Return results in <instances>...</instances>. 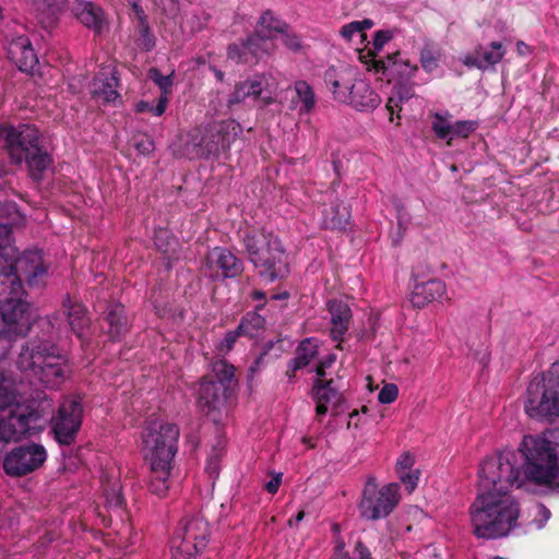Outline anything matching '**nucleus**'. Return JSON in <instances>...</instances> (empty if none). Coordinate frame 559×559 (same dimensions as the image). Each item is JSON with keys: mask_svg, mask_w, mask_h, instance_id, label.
Instances as JSON below:
<instances>
[{"mask_svg": "<svg viewBox=\"0 0 559 559\" xmlns=\"http://www.w3.org/2000/svg\"><path fill=\"white\" fill-rule=\"evenodd\" d=\"M249 47L254 53L258 62L267 55H271L274 51L275 44L269 39L266 36L260 33L254 28L253 33H251L246 38Z\"/></svg>", "mask_w": 559, "mask_h": 559, "instance_id": "36", "label": "nucleus"}, {"mask_svg": "<svg viewBox=\"0 0 559 559\" xmlns=\"http://www.w3.org/2000/svg\"><path fill=\"white\" fill-rule=\"evenodd\" d=\"M250 297L252 300L264 302L266 301V293L260 289H254L251 292Z\"/></svg>", "mask_w": 559, "mask_h": 559, "instance_id": "64", "label": "nucleus"}, {"mask_svg": "<svg viewBox=\"0 0 559 559\" xmlns=\"http://www.w3.org/2000/svg\"><path fill=\"white\" fill-rule=\"evenodd\" d=\"M335 359H336L335 355L331 354L317 365V367L314 369V371L318 376L317 379H323V377L325 376V370L334 364Z\"/></svg>", "mask_w": 559, "mask_h": 559, "instance_id": "55", "label": "nucleus"}, {"mask_svg": "<svg viewBox=\"0 0 559 559\" xmlns=\"http://www.w3.org/2000/svg\"><path fill=\"white\" fill-rule=\"evenodd\" d=\"M210 534V524L203 515H185L170 540L171 559H195L207 546Z\"/></svg>", "mask_w": 559, "mask_h": 559, "instance_id": "7", "label": "nucleus"}, {"mask_svg": "<svg viewBox=\"0 0 559 559\" xmlns=\"http://www.w3.org/2000/svg\"><path fill=\"white\" fill-rule=\"evenodd\" d=\"M355 559H373L370 549L362 540H357L354 547Z\"/></svg>", "mask_w": 559, "mask_h": 559, "instance_id": "54", "label": "nucleus"}, {"mask_svg": "<svg viewBox=\"0 0 559 559\" xmlns=\"http://www.w3.org/2000/svg\"><path fill=\"white\" fill-rule=\"evenodd\" d=\"M11 233L9 224L0 223V341H13L31 330L29 305L22 299L25 293L22 282L32 286L46 274L39 249L25 250L15 260L5 257L3 251Z\"/></svg>", "mask_w": 559, "mask_h": 559, "instance_id": "2", "label": "nucleus"}, {"mask_svg": "<svg viewBox=\"0 0 559 559\" xmlns=\"http://www.w3.org/2000/svg\"><path fill=\"white\" fill-rule=\"evenodd\" d=\"M136 28L139 32V41L142 49L151 51L155 46V36L151 32L147 19L136 21Z\"/></svg>", "mask_w": 559, "mask_h": 559, "instance_id": "42", "label": "nucleus"}, {"mask_svg": "<svg viewBox=\"0 0 559 559\" xmlns=\"http://www.w3.org/2000/svg\"><path fill=\"white\" fill-rule=\"evenodd\" d=\"M128 3L130 4L136 21L147 19V15L145 14L143 8L140 4V0H128Z\"/></svg>", "mask_w": 559, "mask_h": 559, "instance_id": "59", "label": "nucleus"}, {"mask_svg": "<svg viewBox=\"0 0 559 559\" xmlns=\"http://www.w3.org/2000/svg\"><path fill=\"white\" fill-rule=\"evenodd\" d=\"M433 120L431 122V129L439 140H445L450 136V127L452 126L449 123L447 118L440 114L435 112L432 114Z\"/></svg>", "mask_w": 559, "mask_h": 559, "instance_id": "43", "label": "nucleus"}, {"mask_svg": "<svg viewBox=\"0 0 559 559\" xmlns=\"http://www.w3.org/2000/svg\"><path fill=\"white\" fill-rule=\"evenodd\" d=\"M372 67L376 72L383 74L393 72L396 68L397 72L409 78L418 70L417 64H412L409 59H403L400 51L389 53L385 59H373Z\"/></svg>", "mask_w": 559, "mask_h": 559, "instance_id": "27", "label": "nucleus"}, {"mask_svg": "<svg viewBox=\"0 0 559 559\" xmlns=\"http://www.w3.org/2000/svg\"><path fill=\"white\" fill-rule=\"evenodd\" d=\"M38 22L45 27H52L62 10L63 0H31Z\"/></svg>", "mask_w": 559, "mask_h": 559, "instance_id": "28", "label": "nucleus"}, {"mask_svg": "<svg viewBox=\"0 0 559 559\" xmlns=\"http://www.w3.org/2000/svg\"><path fill=\"white\" fill-rule=\"evenodd\" d=\"M282 483V474H277L271 480H269L264 488L269 493H276Z\"/></svg>", "mask_w": 559, "mask_h": 559, "instance_id": "58", "label": "nucleus"}, {"mask_svg": "<svg viewBox=\"0 0 559 559\" xmlns=\"http://www.w3.org/2000/svg\"><path fill=\"white\" fill-rule=\"evenodd\" d=\"M296 97L301 103L300 114H309L316 106L317 99L313 88L304 80L295 82Z\"/></svg>", "mask_w": 559, "mask_h": 559, "instance_id": "37", "label": "nucleus"}, {"mask_svg": "<svg viewBox=\"0 0 559 559\" xmlns=\"http://www.w3.org/2000/svg\"><path fill=\"white\" fill-rule=\"evenodd\" d=\"M400 480L406 486L407 490L412 492L418 485L419 480V472H405L402 474H399Z\"/></svg>", "mask_w": 559, "mask_h": 559, "instance_id": "51", "label": "nucleus"}, {"mask_svg": "<svg viewBox=\"0 0 559 559\" xmlns=\"http://www.w3.org/2000/svg\"><path fill=\"white\" fill-rule=\"evenodd\" d=\"M179 428L170 423L148 424L142 432L144 449L150 465L171 464L179 440Z\"/></svg>", "mask_w": 559, "mask_h": 559, "instance_id": "10", "label": "nucleus"}, {"mask_svg": "<svg viewBox=\"0 0 559 559\" xmlns=\"http://www.w3.org/2000/svg\"><path fill=\"white\" fill-rule=\"evenodd\" d=\"M116 74L115 71L110 75L99 73L93 79L91 83L93 98L100 99L104 104L115 103L119 98L120 95L117 92L119 79Z\"/></svg>", "mask_w": 559, "mask_h": 559, "instance_id": "25", "label": "nucleus"}, {"mask_svg": "<svg viewBox=\"0 0 559 559\" xmlns=\"http://www.w3.org/2000/svg\"><path fill=\"white\" fill-rule=\"evenodd\" d=\"M106 502L112 511H123L126 508V499L121 491L115 487L106 491Z\"/></svg>", "mask_w": 559, "mask_h": 559, "instance_id": "45", "label": "nucleus"}, {"mask_svg": "<svg viewBox=\"0 0 559 559\" xmlns=\"http://www.w3.org/2000/svg\"><path fill=\"white\" fill-rule=\"evenodd\" d=\"M255 29L260 31L261 34H263L273 41L276 34H282L283 32L288 31L289 25L285 21L276 16L273 11L265 10L261 14L255 25Z\"/></svg>", "mask_w": 559, "mask_h": 559, "instance_id": "31", "label": "nucleus"}, {"mask_svg": "<svg viewBox=\"0 0 559 559\" xmlns=\"http://www.w3.org/2000/svg\"><path fill=\"white\" fill-rule=\"evenodd\" d=\"M400 485L391 483L377 489L374 478H369L359 504L360 514L367 520H380L386 518L400 501Z\"/></svg>", "mask_w": 559, "mask_h": 559, "instance_id": "11", "label": "nucleus"}, {"mask_svg": "<svg viewBox=\"0 0 559 559\" xmlns=\"http://www.w3.org/2000/svg\"><path fill=\"white\" fill-rule=\"evenodd\" d=\"M47 460L44 445L27 442L12 448L3 457L2 468L10 477H24L38 471Z\"/></svg>", "mask_w": 559, "mask_h": 559, "instance_id": "13", "label": "nucleus"}, {"mask_svg": "<svg viewBox=\"0 0 559 559\" xmlns=\"http://www.w3.org/2000/svg\"><path fill=\"white\" fill-rule=\"evenodd\" d=\"M47 419L44 411L33 405H15L0 415V451L9 441L31 437L44 430Z\"/></svg>", "mask_w": 559, "mask_h": 559, "instance_id": "8", "label": "nucleus"}, {"mask_svg": "<svg viewBox=\"0 0 559 559\" xmlns=\"http://www.w3.org/2000/svg\"><path fill=\"white\" fill-rule=\"evenodd\" d=\"M392 38V35L389 31H378L373 37V48L376 50H380L383 46Z\"/></svg>", "mask_w": 559, "mask_h": 559, "instance_id": "56", "label": "nucleus"}, {"mask_svg": "<svg viewBox=\"0 0 559 559\" xmlns=\"http://www.w3.org/2000/svg\"><path fill=\"white\" fill-rule=\"evenodd\" d=\"M135 111L138 114L152 112L155 116V106L146 100H140L135 105Z\"/></svg>", "mask_w": 559, "mask_h": 559, "instance_id": "61", "label": "nucleus"}, {"mask_svg": "<svg viewBox=\"0 0 559 559\" xmlns=\"http://www.w3.org/2000/svg\"><path fill=\"white\" fill-rule=\"evenodd\" d=\"M324 83L332 93L333 99L338 103H346L349 99L352 85L359 79L357 72L350 67H330L324 72Z\"/></svg>", "mask_w": 559, "mask_h": 559, "instance_id": "15", "label": "nucleus"}, {"mask_svg": "<svg viewBox=\"0 0 559 559\" xmlns=\"http://www.w3.org/2000/svg\"><path fill=\"white\" fill-rule=\"evenodd\" d=\"M7 52L9 59L21 72L32 73L38 64V57L32 41L25 35L12 38L8 44Z\"/></svg>", "mask_w": 559, "mask_h": 559, "instance_id": "17", "label": "nucleus"}, {"mask_svg": "<svg viewBox=\"0 0 559 559\" xmlns=\"http://www.w3.org/2000/svg\"><path fill=\"white\" fill-rule=\"evenodd\" d=\"M83 421V405L79 396H67L51 419V431L60 445H72Z\"/></svg>", "mask_w": 559, "mask_h": 559, "instance_id": "12", "label": "nucleus"}, {"mask_svg": "<svg viewBox=\"0 0 559 559\" xmlns=\"http://www.w3.org/2000/svg\"><path fill=\"white\" fill-rule=\"evenodd\" d=\"M524 408L534 419L552 421L559 417V360L551 365L540 380L535 378L530 382Z\"/></svg>", "mask_w": 559, "mask_h": 559, "instance_id": "6", "label": "nucleus"}, {"mask_svg": "<svg viewBox=\"0 0 559 559\" xmlns=\"http://www.w3.org/2000/svg\"><path fill=\"white\" fill-rule=\"evenodd\" d=\"M227 57L237 62L243 64H257L258 60L254 57L253 51L249 47L246 39H241L237 43H233L227 47Z\"/></svg>", "mask_w": 559, "mask_h": 559, "instance_id": "34", "label": "nucleus"}, {"mask_svg": "<svg viewBox=\"0 0 559 559\" xmlns=\"http://www.w3.org/2000/svg\"><path fill=\"white\" fill-rule=\"evenodd\" d=\"M399 389L395 384H385L379 392L378 400L382 404H390L397 397Z\"/></svg>", "mask_w": 559, "mask_h": 559, "instance_id": "49", "label": "nucleus"}, {"mask_svg": "<svg viewBox=\"0 0 559 559\" xmlns=\"http://www.w3.org/2000/svg\"><path fill=\"white\" fill-rule=\"evenodd\" d=\"M350 210L344 205L337 198L329 204H324L322 210L321 227L330 230H345L349 224Z\"/></svg>", "mask_w": 559, "mask_h": 559, "instance_id": "24", "label": "nucleus"}, {"mask_svg": "<svg viewBox=\"0 0 559 559\" xmlns=\"http://www.w3.org/2000/svg\"><path fill=\"white\" fill-rule=\"evenodd\" d=\"M63 308L66 309L68 322L72 332L79 340H81L82 346H85L88 343L86 332L91 324L86 307L78 299L67 296L63 300Z\"/></svg>", "mask_w": 559, "mask_h": 559, "instance_id": "20", "label": "nucleus"}, {"mask_svg": "<svg viewBox=\"0 0 559 559\" xmlns=\"http://www.w3.org/2000/svg\"><path fill=\"white\" fill-rule=\"evenodd\" d=\"M318 356V344L311 337L302 340L295 350V357L292 358L297 368H306Z\"/></svg>", "mask_w": 559, "mask_h": 559, "instance_id": "35", "label": "nucleus"}, {"mask_svg": "<svg viewBox=\"0 0 559 559\" xmlns=\"http://www.w3.org/2000/svg\"><path fill=\"white\" fill-rule=\"evenodd\" d=\"M445 294V284L440 280H430L417 284L412 293V304L416 308H423L427 304L440 299Z\"/></svg>", "mask_w": 559, "mask_h": 559, "instance_id": "26", "label": "nucleus"}, {"mask_svg": "<svg viewBox=\"0 0 559 559\" xmlns=\"http://www.w3.org/2000/svg\"><path fill=\"white\" fill-rule=\"evenodd\" d=\"M349 99L345 104L353 106L360 111H372L380 103V96L371 88V86L362 79H358L352 85Z\"/></svg>", "mask_w": 559, "mask_h": 559, "instance_id": "22", "label": "nucleus"}, {"mask_svg": "<svg viewBox=\"0 0 559 559\" xmlns=\"http://www.w3.org/2000/svg\"><path fill=\"white\" fill-rule=\"evenodd\" d=\"M283 44L293 52L300 51L302 49L301 38L296 34L288 31L283 32Z\"/></svg>", "mask_w": 559, "mask_h": 559, "instance_id": "47", "label": "nucleus"}, {"mask_svg": "<svg viewBox=\"0 0 559 559\" xmlns=\"http://www.w3.org/2000/svg\"><path fill=\"white\" fill-rule=\"evenodd\" d=\"M104 321L108 325L105 333L111 342H120L130 329L126 309L121 304L109 305L104 312Z\"/></svg>", "mask_w": 559, "mask_h": 559, "instance_id": "23", "label": "nucleus"}, {"mask_svg": "<svg viewBox=\"0 0 559 559\" xmlns=\"http://www.w3.org/2000/svg\"><path fill=\"white\" fill-rule=\"evenodd\" d=\"M372 26L373 21L370 19L353 21L342 27L341 35L347 40H353L355 35H358L361 39H366L365 31L371 28Z\"/></svg>", "mask_w": 559, "mask_h": 559, "instance_id": "41", "label": "nucleus"}, {"mask_svg": "<svg viewBox=\"0 0 559 559\" xmlns=\"http://www.w3.org/2000/svg\"><path fill=\"white\" fill-rule=\"evenodd\" d=\"M328 309L331 314V337L333 341H337V348L342 349L341 341L343 340V335L347 332L349 322L352 319V310L349 306L343 300H330L328 304Z\"/></svg>", "mask_w": 559, "mask_h": 559, "instance_id": "21", "label": "nucleus"}, {"mask_svg": "<svg viewBox=\"0 0 559 559\" xmlns=\"http://www.w3.org/2000/svg\"><path fill=\"white\" fill-rule=\"evenodd\" d=\"M148 79L152 80L160 90V96L155 105V116H162L167 108L169 103V95L173 91L174 85V72L168 75H164L157 68H151L147 74Z\"/></svg>", "mask_w": 559, "mask_h": 559, "instance_id": "29", "label": "nucleus"}, {"mask_svg": "<svg viewBox=\"0 0 559 559\" xmlns=\"http://www.w3.org/2000/svg\"><path fill=\"white\" fill-rule=\"evenodd\" d=\"M400 99H394L393 97H390L386 102L385 108L390 114V120L393 121V115L395 111L400 112L402 110V107L400 105Z\"/></svg>", "mask_w": 559, "mask_h": 559, "instance_id": "60", "label": "nucleus"}, {"mask_svg": "<svg viewBox=\"0 0 559 559\" xmlns=\"http://www.w3.org/2000/svg\"><path fill=\"white\" fill-rule=\"evenodd\" d=\"M415 460L409 453H403L396 462V473L402 474L405 472H409L412 466L414 465Z\"/></svg>", "mask_w": 559, "mask_h": 559, "instance_id": "53", "label": "nucleus"}, {"mask_svg": "<svg viewBox=\"0 0 559 559\" xmlns=\"http://www.w3.org/2000/svg\"><path fill=\"white\" fill-rule=\"evenodd\" d=\"M240 133L241 127L235 120L213 121L193 136L194 154L203 158H217L222 153L227 154Z\"/></svg>", "mask_w": 559, "mask_h": 559, "instance_id": "9", "label": "nucleus"}, {"mask_svg": "<svg viewBox=\"0 0 559 559\" xmlns=\"http://www.w3.org/2000/svg\"><path fill=\"white\" fill-rule=\"evenodd\" d=\"M239 241L250 263L269 283L286 277L289 273L287 255L280 238L264 228H245Z\"/></svg>", "mask_w": 559, "mask_h": 559, "instance_id": "5", "label": "nucleus"}, {"mask_svg": "<svg viewBox=\"0 0 559 559\" xmlns=\"http://www.w3.org/2000/svg\"><path fill=\"white\" fill-rule=\"evenodd\" d=\"M476 49L479 55L483 71L487 70L489 67H493L497 63H499L506 55V50L503 49L502 44L499 41H492L490 44V50L484 49L480 46L477 47Z\"/></svg>", "mask_w": 559, "mask_h": 559, "instance_id": "38", "label": "nucleus"}, {"mask_svg": "<svg viewBox=\"0 0 559 559\" xmlns=\"http://www.w3.org/2000/svg\"><path fill=\"white\" fill-rule=\"evenodd\" d=\"M245 270L243 262L226 247L210 249L202 260L201 272L210 280L225 281L239 277Z\"/></svg>", "mask_w": 559, "mask_h": 559, "instance_id": "14", "label": "nucleus"}, {"mask_svg": "<svg viewBox=\"0 0 559 559\" xmlns=\"http://www.w3.org/2000/svg\"><path fill=\"white\" fill-rule=\"evenodd\" d=\"M0 147L11 165L25 164L28 176L36 182H40L53 165L45 136L34 123L0 122Z\"/></svg>", "mask_w": 559, "mask_h": 559, "instance_id": "3", "label": "nucleus"}, {"mask_svg": "<svg viewBox=\"0 0 559 559\" xmlns=\"http://www.w3.org/2000/svg\"><path fill=\"white\" fill-rule=\"evenodd\" d=\"M212 370L213 374L206 376L205 378H210L211 381L215 383H222L226 390L231 392L237 383L235 378V367L228 364L226 360H218L213 364Z\"/></svg>", "mask_w": 559, "mask_h": 559, "instance_id": "33", "label": "nucleus"}, {"mask_svg": "<svg viewBox=\"0 0 559 559\" xmlns=\"http://www.w3.org/2000/svg\"><path fill=\"white\" fill-rule=\"evenodd\" d=\"M237 328L243 337L257 338L265 332L266 320L257 311H248L241 317Z\"/></svg>", "mask_w": 559, "mask_h": 559, "instance_id": "30", "label": "nucleus"}, {"mask_svg": "<svg viewBox=\"0 0 559 559\" xmlns=\"http://www.w3.org/2000/svg\"><path fill=\"white\" fill-rule=\"evenodd\" d=\"M22 371L32 370L47 388L59 389L72 374L67 355L60 354L52 336L32 338L22 347L16 360Z\"/></svg>", "mask_w": 559, "mask_h": 559, "instance_id": "4", "label": "nucleus"}, {"mask_svg": "<svg viewBox=\"0 0 559 559\" xmlns=\"http://www.w3.org/2000/svg\"><path fill=\"white\" fill-rule=\"evenodd\" d=\"M396 94L401 102L407 100L413 96V90H412V87L400 86L396 91Z\"/></svg>", "mask_w": 559, "mask_h": 559, "instance_id": "62", "label": "nucleus"}, {"mask_svg": "<svg viewBox=\"0 0 559 559\" xmlns=\"http://www.w3.org/2000/svg\"><path fill=\"white\" fill-rule=\"evenodd\" d=\"M74 16L96 35L103 34L107 26V16L102 7L84 0H76L72 5Z\"/></svg>", "mask_w": 559, "mask_h": 559, "instance_id": "19", "label": "nucleus"}, {"mask_svg": "<svg viewBox=\"0 0 559 559\" xmlns=\"http://www.w3.org/2000/svg\"><path fill=\"white\" fill-rule=\"evenodd\" d=\"M219 457H221V450L217 448H213L211 455L207 459V463H206V471L210 474V476L213 478L217 477V475H218Z\"/></svg>", "mask_w": 559, "mask_h": 559, "instance_id": "50", "label": "nucleus"}, {"mask_svg": "<svg viewBox=\"0 0 559 559\" xmlns=\"http://www.w3.org/2000/svg\"><path fill=\"white\" fill-rule=\"evenodd\" d=\"M298 370H301V368H297V364L293 359H290L287 362V369H286V376L288 377V379L293 380L296 377V372Z\"/></svg>", "mask_w": 559, "mask_h": 559, "instance_id": "63", "label": "nucleus"}, {"mask_svg": "<svg viewBox=\"0 0 559 559\" xmlns=\"http://www.w3.org/2000/svg\"><path fill=\"white\" fill-rule=\"evenodd\" d=\"M312 399L316 401L317 417L324 416L329 406L336 409L344 401L343 394L334 386V380L317 379L311 390Z\"/></svg>", "mask_w": 559, "mask_h": 559, "instance_id": "18", "label": "nucleus"}, {"mask_svg": "<svg viewBox=\"0 0 559 559\" xmlns=\"http://www.w3.org/2000/svg\"><path fill=\"white\" fill-rule=\"evenodd\" d=\"M248 84L252 98L260 99L263 105H270L273 103V98L270 95H263L265 87L267 86V80L262 74H255L245 80Z\"/></svg>", "mask_w": 559, "mask_h": 559, "instance_id": "39", "label": "nucleus"}, {"mask_svg": "<svg viewBox=\"0 0 559 559\" xmlns=\"http://www.w3.org/2000/svg\"><path fill=\"white\" fill-rule=\"evenodd\" d=\"M478 127L476 121L459 120L450 127V136L447 139V145L452 146L455 138L467 139Z\"/></svg>", "mask_w": 559, "mask_h": 559, "instance_id": "40", "label": "nucleus"}, {"mask_svg": "<svg viewBox=\"0 0 559 559\" xmlns=\"http://www.w3.org/2000/svg\"><path fill=\"white\" fill-rule=\"evenodd\" d=\"M132 145L140 154L143 155H148L154 150V141L146 134L133 136Z\"/></svg>", "mask_w": 559, "mask_h": 559, "instance_id": "46", "label": "nucleus"}, {"mask_svg": "<svg viewBox=\"0 0 559 559\" xmlns=\"http://www.w3.org/2000/svg\"><path fill=\"white\" fill-rule=\"evenodd\" d=\"M463 63L468 68H476L483 71V66L477 49H475L472 53L466 55L463 59Z\"/></svg>", "mask_w": 559, "mask_h": 559, "instance_id": "57", "label": "nucleus"}, {"mask_svg": "<svg viewBox=\"0 0 559 559\" xmlns=\"http://www.w3.org/2000/svg\"><path fill=\"white\" fill-rule=\"evenodd\" d=\"M242 336V334L240 332H238V328L233 330V331H228L224 338L221 341L219 345H218V350L221 353H228L229 350L233 349L235 343L237 342L238 337Z\"/></svg>", "mask_w": 559, "mask_h": 559, "instance_id": "48", "label": "nucleus"}, {"mask_svg": "<svg viewBox=\"0 0 559 559\" xmlns=\"http://www.w3.org/2000/svg\"><path fill=\"white\" fill-rule=\"evenodd\" d=\"M151 467V476L148 488L150 490L158 496L164 497L169 489V475L171 469V464H162L158 466L150 465Z\"/></svg>", "mask_w": 559, "mask_h": 559, "instance_id": "32", "label": "nucleus"}, {"mask_svg": "<svg viewBox=\"0 0 559 559\" xmlns=\"http://www.w3.org/2000/svg\"><path fill=\"white\" fill-rule=\"evenodd\" d=\"M252 97L248 84L242 81L235 85L234 91L228 95L227 106L231 108L242 103L245 99Z\"/></svg>", "mask_w": 559, "mask_h": 559, "instance_id": "44", "label": "nucleus"}, {"mask_svg": "<svg viewBox=\"0 0 559 559\" xmlns=\"http://www.w3.org/2000/svg\"><path fill=\"white\" fill-rule=\"evenodd\" d=\"M420 63L425 71L432 72L438 67V61L432 51L424 49L420 53Z\"/></svg>", "mask_w": 559, "mask_h": 559, "instance_id": "52", "label": "nucleus"}, {"mask_svg": "<svg viewBox=\"0 0 559 559\" xmlns=\"http://www.w3.org/2000/svg\"><path fill=\"white\" fill-rule=\"evenodd\" d=\"M230 393L222 383L203 377L198 391V407L207 416L219 413Z\"/></svg>", "mask_w": 559, "mask_h": 559, "instance_id": "16", "label": "nucleus"}, {"mask_svg": "<svg viewBox=\"0 0 559 559\" xmlns=\"http://www.w3.org/2000/svg\"><path fill=\"white\" fill-rule=\"evenodd\" d=\"M528 480L559 492V444L543 436L523 437L519 454L504 451L480 464L478 495L469 513L474 534L495 539L507 536L519 518L518 503L508 495L511 487Z\"/></svg>", "mask_w": 559, "mask_h": 559, "instance_id": "1", "label": "nucleus"}]
</instances>
